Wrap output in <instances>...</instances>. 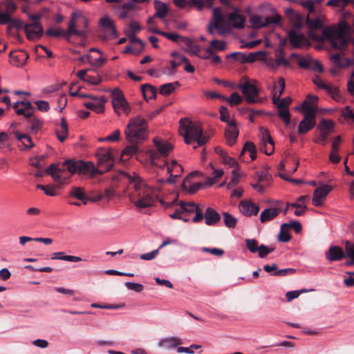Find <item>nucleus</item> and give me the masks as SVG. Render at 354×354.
I'll use <instances>...</instances> for the list:
<instances>
[{
	"label": "nucleus",
	"mask_w": 354,
	"mask_h": 354,
	"mask_svg": "<svg viewBox=\"0 0 354 354\" xmlns=\"http://www.w3.org/2000/svg\"><path fill=\"white\" fill-rule=\"evenodd\" d=\"M35 109L32 105L30 101H24L21 102V106L17 109L15 112L17 115H24L26 119L32 116Z\"/></svg>",
	"instance_id": "33"
},
{
	"label": "nucleus",
	"mask_w": 354,
	"mask_h": 354,
	"mask_svg": "<svg viewBox=\"0 0 354 354\" xmlns=\"http://www.w3.org/2000/svg\"><path fill=\"white\" fill-rule=\"evenodd\" d=\"M171 57H172L174 59L170 61V64L172 66L173 68L175 69H176L183 63L188 62V59L185 55L178 52H172L171 53Z\"/></svg>",
	"instance_id": "39"
},
{
	"label": "nucleus",
	"mask_w": 354,
	"mask_h": 354,
	"mask_svg": "<svg viewBox=\"0 0 354 354\" xmlns=\"http://www.w3.org/2000/svg\"><path fill=\"white\" fill-rule=\"evenodd\" d=\"M27 129L33 133H37L42 126V122L39 118L35 117L33 114L27 118Z\"/></svg>",
	"instance_id": "38"
},
{
	"label": "nucleus",
	"mask_w": 354,
	"mask_h": 354,
	"mask_svg": "<svg viewBox=\"0 0 354 354\" xmlns=\"http://www.w3.org/2000/svg\"><path fill=\"white\" fill-rule=\"evenodd\" d=\"M310 37L317 41H328L335 49L342 50L347 44V39L341 30H336L330 27L323 28L321 35L311 32Z\"/></svg>",
	"instance_id": "5"
},
{
	"label": "nucleus",
	"mask_w": 354,
	"mask_h": 354,
	"mask_svg": "<svg viewBox=\"0 0 354 354\" xmlns=\"http://www.w3.org/2000/svg\"><path fill=\"white\" fill-rule=\"evenodd\" d=\"M260 131L262 134V150L266 155H271L274 151V141L268 130L261 128Z\"/></svg>",
	"instance_id": "20"
},
{
	"label": "nucleus",
	"mask_w": 354,
	"mask_h": 354,
	"mask_svg": "<svg viewBox=\"0 0 354 354\" xmlns=\"http://www.w3.org/2000/svg\"><path fill=\"white\" fill-rule=\"evenodd\" d=\"M300 5L304 8L308 9L310 13H313L315 11L314 0H305L299 2Z\"/></svg>",
	"instance_id": "63"
},
{
	"label": "nucleus",
	"mask_w": 354,
	"mask_h": 354,
	"mask_svg": "<svg viewBox=\"0 0 354 354\" xmlns=\"http://www.w3.org/2000/svg\"><path fill=\"white\" fill-rule=\"evenodd\" d=\"M68 194L71 197L82 201L84 205L87 203V196L82 187H73Z\"/></svg>",
	"instance_id": "37"
},
{
	"label": "nucleus",
	"mask_w": 354,
	"mask_h": 354,
	"mask_svg": "<svg viewBox=\"0 0 354 354\" xmlns=\"http://www.w3.org/2000/svg\"><path fill=\"white\" fill-rule=\"evenodd\" d=\"M290 103L291 98L290 97L281 98L279 103H277V109H279L278 116L286 127L290 123V113L288 110V106Z\"/></svg>",
	"instance_id": "13"
},
{
	"label": "nucleus",
	"mask_w": 354,
	"mask_h": 354,
	"mask_svg": "<svg viewBox=\"0 0 354 354\" xmlns=\"http://www.w3.org/2000/svg\"><path fill=\"white\" fill-rule=\"evenodd\" d=\"M344 257V251L338 246H331L326 254V258L330 261H339Z\"/></svg>",
	"instance_id": "31"
},
{
	"label": "nucleus",
	"mask_w": 354,
	"mask_h": 354,
	"mask_svg": "<svg viewBox=\"0 0 354 354\" xmlns=\"http://www.w3.org/2000/svg\"><path fill=\"white\" fill-rule=\"evenodd\" d=\"M94 167L91 162L83 160H65L61 167L56 164H51L46 170V174H50L55 182L64 183L70 177L75 174L86 172Z\"/></svg>",
	"instance_id": "2"
},
{
	"label": "nucleus",
	"mask_w": 354,
	"mask_h": 354,
	"mask_svg": "<svg viewBox=\"0 0 354 354\" xmlns=\"http://www.w3.org/2000/svg\"><path fill=\"white\" fill-rule=\"evenodd\" d=\"M125 286L131 290H133L136 292H140L144 290V286L139 283H134L131 281L125 282Z\"/></svg>",
	"instance_id": "61"
},
{
	"label": "nucleus",
	"mask_w": 354,
	"mask_h": 354,
	"mask_svg": "<svg viewBox=\"0 0 354 354\" xmlns=\"http://www.w3.org/2000/svg\"><path fill=\"white\" fill-rule=\"evenodd\" d=\"M239 131L236 127V122H231L227 124L225 131L226 142L229 146H232L236 142Z\"/></svg>",
	"instance_id": "22"
},
{
	"label": "nucleus",
	"mask_w": 354,
	"mask_h": 354,
	"mask_svg": "<svg viewBox=\"0 0 354 354\" xmlns=\"http://www.w3.org/2000/svg\"><path fill=\"white\" fill-rule=\"evenodd\" d=\"M318 97L308 94L306 99L302 102L298 109L304 110V113H310L316 115L317 109Z\"/></svg>",
	"instance_id": "18"
},
{
	"label": "nucleus",
	"mask_w": 354,
	"mask_h": 354,
	"mask_svg": "<svg viewBox=\"0 0 354 354\" xmlns=\"http://www.w3.org/2000/svg\"><path fill=\"white\" fill-rule=\"evenodd\" d=\"M179 133L184 138L187 145H193V148L204 145L209 137L203 133L199 124L194 123L187 118H183L179 121Z\"/></svg>",
	"instance_id": "3"
},
{
	"label": "nucleus",
	"mask_w": 354,
	"mask_h": 354,
	"mask_svg": "<svg viewBox=\"0 0 354 354\" xmlns=\"http://www.w3.org/2000/svg\"><path fill=\"white\" fill-rule=\"evenodd\" d=\"M37 188L39 189L45 193V194L50 196H55L57 195L55 187L53 185H37Z\"/></svg>",
	"instance_id": "54"
},
{
	"label": "nucleus",
	"mask_w": 354,
	"mask_h": 354,
	"mask_svg": "<svg viewBox=\"0 0 354 354\" xmlns=\"http://www.w3.org/2000/svg\"><path fill=\"white\" fill-rule=\"evenodd\" d=\"M170 217L174 219H180L184 222H189L190 218L188 216L185 214V212L180 207V209H176L173 214H170Z\"/></svg>",
	"instance_id": "58"
},
{
	"label": "nucleus",
	"mask_w": 354,
	"mask_h": 354,
	"mask_svg": "<svg viewBox=\"0 0 354 354\" xmlns=\"http://www.w3.org/2000/svg\"><path fill=\"white\" fill-rule=\"evenodd\" d=\"M76 17L75 12H73L68 22V27L66 31L59 28H49L46 31V35L50 37H58L64 36L66 39L68 40L71 35H77L81 37H86L85 30L76 29Z\"/></svg>",
	"instance_id": "7"
},
{
	"label": "nucleus",
	"mask_w": 354,
	"mask_h": 354,
	"mask_svg": "<svg viewBox=\"0 0 354 354\" xmlns=\"http://www.w3.org/2000/svg\"><path fill=\"white\" fill-rule=\"evenodd\" d=\"M223 222L228 228H234L237 223V219L227 212H223Z\"/></svg>",
	"instance_id": "48"
},
{
	"label": "nucleus",
	"mask_w": 354,
	"mask_h": 354,
	"mask_svg": "<svg viewBox=\"0 0 354 354\" xmlns=\"http://www.w3.org/2000/svg\"><path fill=\"white\" fill-rule=\"evenodd\" d=\"M324 90L327 91L328 94H330L333 98L336 99L341 96L340 93L337 87L331 85L330 84H327Z\"/></svg>",
	"instance_id": "60"
},
{
	"label": "nucleus",
	"mask_w": 354,
	"mask_h": 354,
	"mask_svg": "<svg viewBox=\"0 0 354 354\" xmlns=\"http://www.w3.org/2000/svg\"><path fill=\"white\" fill-rule=\"evenodd\" d=\"M306 24L310 30V32L308 33L309 35L311 32H313L314 34H315L314 32V30H315L324 28L323 24H322V21L320 20V19L318 17L312 19V18H310L309 17H307Z\"/></svg>",
	"instance_id": "40"
},
{
	"label": "nucleus",
	"mask_w": 354,
	"mask_h": 354,
	"mask_svg": "<svg viewBox=\"0 0 354 354\" xmlns=\"http://www.w3.org/2000/svg\"><path fill=\"white\" fill-rule=\"evenodd\" d=\"M246 247L248 250L252 253H257L259 245L257 240L254 239H245Z\"/></svg>",
	"instance_id": "56"
},
{
	"label": "nucleus",
	"mask_w": 354,
	"mask_h": 354,
	"mask_svg": "<svg viewBox=\"0 0 354 354\" xmlns=\"http://www.w3.org/2000/svg\"><path fill=\"white\" fill-rule=\"evenodd\" d=\"M154 8L156 10V12L153 17L163 19L167 16L168 8L166 3L158 0H156L154 1Z\"/></svg>",
	"instance_id": "35"
},
{
	"label": "nucleus",
	"mask_w": 354,
	"mask_h": 354,
	"mask_svg": "<svg viewBox=\"0 0 354 354\" xmlns=\"http://www.w3.org/2000/svg\"><path fill=\"white\" fill-rule=\"evenodd\" d=\"M13 133L15 137L21 142L24 146V148L21 149V150H30L35 146L31 138L28 135L21 133L19 131H16Z\"/></svg>",
	"instance_id": "30"
},
{
	"label": "nucleus",
	"mask_w": 354,
	"mask_h": 354,
	"mask_svg": "<svg viewBox=\"0 0 354 354\" xmlns=\"http://www.w3.org/2000/svg\"><path fill=\"white\" fill-rule=\"evenodd\" d=\"M352 0H328L326 5L335 8H345Z\"/></svg>",
	"instance_id": "53"
},
{
	"label": "nucleus",
	"mask_w": 354,
	"mask_h": 354,
	"mask_svg": "<svg viewBox=\"0 0 354 354\" xmlns=\"http://www.w3.org/2000/svg\"><path fill=\"white\" fill-rule=\"evenodd\" d=\"M286 14L290 18L292 26L297 30L300 29L302 26L301 17L292 8L286 9Z\"/></svg>",
	"instance_id": "34"
},
{
	"label": "nucleus",
	"mask_w": 354,
	"mask_h": 354,
	"mask_svg": "<svg viewBox=\"0 0 354 354\" xmlns=\"http://www.w3.org/2000/svg\"><path fill=\"white\" fill-rule=\"evenodd\" d=\"M255 80H249L247 77H243L236 87L239 88L248 104L262 102V98H259V91Z\"/></svg>",
	"instance_id": "6"
},
{
	"label": "nucleus",
	"mask_w": 354,
	"mask_h": 354,
	"mask_svg": "<svg viewBox=\"0 0 354 354\" xmlns=\"http://www.w3.org/2000/svg\"><path fill=\"white\" fill-rule=\"evenodd\" d=\"M161 169L167 167V174H177L180 176L183 171V168L176 160H171L170 163L165 162L162 165L159 166Z\"/></svg>",
	"instance_id": "32"
},
{
	"label": "nucleus",
	"mask_w": 354,
	"mask_h": 354,
	"mask_svg": "<svg viewBox=\"0 0 354 354\" xmlns=\"http://www.w3.org/2000/svg\"><path fill=\"white\" fill-rule=\"evenodd\" d=\"M138 151V148L135 145L127 146L122 151V156H132Z\"/></svg>",
	"instance_id": "64"
},
{
	"label": "nucleus",
	"mask_w": 354,
	"mask_h": 354,
	"mask_svg": "<svg viewBox=\"0 0 354 354\" xmlns=\"http://www.w3.org/2000/svg\"><path fill=\"white\" fill-rule=\"evenodd\" d=\"M263 54L264 53L262 51L253 52L249 53L248 55L243 54L242 55V62H254L257 59L259 55Z\"/></svg>",
	"instance_id": "51"
},
{
	"label": "nucleus",
	"mask_w": 354,
	"mask_h": 354,
	"mask_svg": "<svg viewBox=\"0 0 354 354\" xmlns=\"http://www.w3.org/2000/svg\"><path fill=\"white\" fill-rule=\"evenodd\" d=\"M93 101L87 102L84 104V106L97 113H103L104 110L105 100L103 97H92Z\"/></svg>",
	"instance_id": "28"
},
{
	"label": "nucleus",
	"mask_w": 354,
	"mask_h": 354,
	"mask_svg": "<svg viewBox=\"0 0 354 354\" xmlns=\"http://www.w3.org/2000/svg\"><path fill=\"white\" fill-rule=\"evenodd\" d=\"M146 120L137 115L131 118L126 127L124 134L127 140L131 144L143 142L147 137Z\"/></svg>",
	"instance_id": "4"
},
{
	"label": "nucleus",
	"mask_w": 354,
	"mask_h": 354,
	"mask_svg": "<svg viewBox=\"0 0 354 354\" xmlns=\"http://www.w3.org/2000/svg\"><path fill=\"white\" fill-rule=\"evenodd\" d=\"M57 139L60 142H64L68 136V125L64 118H61L59 127L55 130Z\"/></svg>",
	"instance_id": "36"
},
{
	"label": "nucleus",
	"mask_w": 354,
	"mask_h": 354,
	"mask_svg": "<svg viewBox=\"0 0 354 354\" xmlns=\"http://www.w3.org/2000/svg\"><path fill=\"white\" fill-rule=\"evenodd\" d=\"M332 187L329 185L324 184L314 190L313 196V203L315 206H321L326 196L331 192Z\"/></svg>",
	"instance_id": "16"
},
{
	"label": "nucleus",
	"mask_w": 354,
	"mask_h": 354,
	"mask_svg": "<svg viewBox=\"0 0 354 354\" xmlns=\"http://www.w3.org/2000/svg\"><path fill=\"white\" fill-rule=\"evenodd\" d=\"M281 212V209L278 207L266 208L260 214V221L265 223L273 220Z\"/></svg>",
	"instance_id": "29"
},
{
	"label": "nucleus",
	"mask_w": 354,
	"mask_h": 354,
	"mask_svg": "<svg viewBox=\"0 0 354 354\" xmlns=\"http://www.w3.org/2000/svg\"><path fill=\"white\" fill-rule=\"evenodd\" d=\"M9 56L11 58V63L17 67L24 65L26 64V59H28V55H14L12 52L10 53Z\"/></svg>",
	"instance_id": "44"
},
{
	"label": "nucleus",
	"mask_w": 354,
	"mask_h": 354,
	"mask_svg": "<svg viewBox=\"0 0 354 354\" xmlns=\"http://www.w3.org/2000/svg\"><path fill=\"white\" fill-rule=\"evenodd\" d=\"M274 250V247H268L267 245L261 244L259 245V250L257 251L258 257L261 259L265 258L266 256H268L269 254L272 252Z\"/></svg>",
	"instance_id": "52"
},
{
	"label": "nucleus",
	"mask_w": 354,
	"mask_h": 354,
	"mask_svg": "<svg viewBox=\"0 0 354 354\" xmlns=\"http://www.w3.org/2000/svg\"><path fill=\"white\" fill-rule=\"evenodd\" d=\"M220 119L221 121L226 122L227 125L231 122H235L234 120H230V116L227 109L225 106H221L219 109Z\"/></svg>",
	"instance_id": "57"
},
{
	"label": "nucleus",
	"mask_w": 354,
	"mask_h": 354,
	"mask_svg": "<svg viewBox=\"0 0 354 354\" xmlns=\"http://www.w3.org/2000/svg\"><path fill=\"white\" fill-rule=\"evenodd\" d=\"M183 344L182 339L178 337H165L161 338L158 342V346L164 349L174 348L178 345Z\"/></svg>",
	"instance_id": "27"
},
{
	"label": "nucleus",
	"mask_w": 354,
	"mask_h": 354,
	"mask_svg": "<svg viewBox=\"0 0 354 354\" xmlns=\"http://www.w3.org/2000/svg\"><path fill=\"white\" fill-rule=\"evenodd\" d=\"M334 127V122L332 120L322 119L318 125L319 131L330 133V129Z\"/></svg>",
	"instance_id": "49"
},
{
	"label": "nucleus",
	"mask_w": 354,
	"mask_h": 354,
	"mask_svg": "<svg viewBox=\"0 0 354 354\" xmlns=\"http://www.w3.org/2000/svg\"><path fill=\"white\" fill-rule=\"evenodd\" d=\"M228 20L232 26L236 29H243L245 24V17L241 15L239 10L231 12L227 15Z\"/></svg>",
	"instance_id": "26"
},
{
	"label": "nucleus",
	"mask_w": 354,
	"mask_h": 354,
	"mask_svg": "<svg viewBox=\"0 0 354 354\" xmlns=\"http://www.w3.org/2000/svg\"><path fill=\"white\" fill-rule=\"evenodd\" d=\"M149 31L154 34H158V35H162L172 41H177L178 39L182 38L178 34L161 31L157 28H149Z\"/></svg>",
	"instance_id": "43"
},
{
	"label": "nucleus",
	"mask_w": 354,
	"mask_h": 354,
	"mask_svg": "<svg viewBox=\"0 0 354 354\" xmlns=\"http://www.w3.org/2000/svg\"><path fill=\"white\" fill-rule=\"evenodd\" d=\"M100 25L103 28L104 34L108 37H117L118 32L113 21L107 16L100 19Z\"/></svg>",
	"instance_id": "19"
},
{
	"label": "nucleus",
	"mask_w": 354,
	"mask_h": 354,
	"mask_svg": "<svg viewBox=\"0 0 354 354\" xmlns=\"http://www.w3.org/2000/svg\"><path fill=\"white\" fill-rule=\"evenodd\" d=\"M176 86H180V83L178 81L172 83L164 84L161 85L160 88V93L162 95H168L174 91Z\"/></svg>",
	"instance_id": "45"
},
{
	"label": "nucleus",
	"mask_w": 354,
	"mask_h": 354,
	"mask_svg": "<svg viewBox=\"0 0 354 354\" xmlns=\"http://www.w3.org/2000/svg\"><path fill=\"white\" fill-rule=\"evenodd\" d=\"M136 32H129L127 33L129 41L132 44H138L139 45L138 50L137 51H142L145 47L144 42L136 36Z\"/></svg>",
	"instance_id": "50"
},
{
	"label": "nucleus",
	"mask_w": 354,
	"mask_h": 354,
	"mask_svg": "<svg viewBox=\"0 0 354 354\" xmlns=\"http://www.w3.org/2000/svg\"><path fill=\"white\" fill-rule=\"evenodd\" d=\"M288 39L292 47L297 48L304 46L307 39L299 31L291 30L288 32Z\"/></svg>",
	"instance_id": "21"
},
{
	"label": "nucleus",
	"mask_w": 354,
	"mask_h": 354,
	"mask_svg": "<svg viewBox=\"0 0 354 354\" xmlns=\"http://www.w3.org/2000/svg\"><path fill=\"white\" fill-rule=\"evenodd\" d=\"M209 48L211 49L214 48L219 50H224L226 48V44L223 41L214 39L210 42Z\"/></svg>",
	"instance_id": "62"
},
{
	"label": "nucleus",
	"mask_w": 354,
	"mask_h": 354,
	"mask_svg": "<svg viewBox=\"0 0 354 354\" xmlns=\"http://www.w3.org/2000/svg\"><path fill=\"white\" fill-rule=\"evenodd\" d=\"M290 225L287 223H283L281 225V230L279 234V240L283 243H287L290 241L291 236L289 234Z\"/></svg>",
	"instance_id": "42"
},
{
	"label": "nucleus",
	"mask_w": 354,
	"mask_h": 354,
	"mask_svg": "<svg viewBox=\"0 0 354 354\" xmlns=\"http://www.w3.org/2000/svg\"><path fill=\"white\" fill-rule=\"evenodd\" d=\"M239 207V211L246 216H251L252 215L255 216L259 211V207L257 205L248 201H241Z\"/></svg>",
	"instance_id": "24"
},
{
	"label": "nucleus",
	"mask_w": 354,
	"mask_h": 354,
	"mask_svg": "<svg viewBox=\"0 0 354 354\" xmlns=\"http://www.w3.org/2000/svg\"><path fill=\"white\" fill-rule=\"evenodd\" d=\"M24 28L26 34V37L29 40L39 39L44 34V30L41 27V25L38 21H34L32 23L26 24L24 25Z\"/></svg>",
	"instance_id": "15"
},
{
	"label": "nucleus",
	"mask_w": 354,
	"mask_h": 354,
	"mask_svg": "<svg viewBox=\"0 0 354 354\" xmlns=\"http://www.w3.org/2000/svg\"><path fill=\"white\" fill-rule=\"evenodd\" d=\"M136 10V6L133 2L124 3L122 6L115 8V12L120 19L130 17L131 14Z\"/></svg>",
	"instance_id": "23"
},
{
	"label": "nucleus",
	"mask_w": 354,
	"mask_h": 354,
	"mask_svg": "<svg viewBox=\"0 0 354 354\" xmlns=\"http://www.w3.org/2000/svg\"><path fill=\"white\" fill-rule=\"evenodd\" d=\"M153 144L154 149H149L148 154L151 164L158 165L156 161L161 157L167 156L172 151L173 146L161 138H155Z\"/></svg>",
	"instance_id": "9"
},
{
	"label": "nucleus",
	"mask_w": 354,
	"mask_h": 354,
	"mask_svg": "<svg viewBox=\"0 0 354 354\" xmlns=\"http://www.w3.org/2000/svg\"><path fill=\"white\" fill-rule=\"evenodd\" d=\"M53 255H62V257H52L51 259H60V260L70 261V262H79L82 260V258L80 257L73 256V255H65V253L64 252H55V253H53Z\"/></svg>",
	"instance_id": "47"
},
{
	"label": "nucleus",
	"mask_w": 354,
	"mask_h": 354,
	"mask_svg": "<svg viewBox=\"0 0 354 354\" xmlns=\"http://www.w3.org/2000/svg\"><path fill=\"white\" fill-rule=\"evenodd\" d=\"M215 30H218L220 35H225L230 32V28L228 26L226 25L225 16L221 9L218 7L213 9L212 17L207 27V32L212 35H215Z\"/></svg>",
	"instance_id": "8"
},
{
	"label": "nucleus",
	"mask_w": 354,
	"mask_h": 354,
	"mask_svg": "<svg viewBox=\"0 0 354 354\" xmlns=\"http://www.w3.org/2000/svg\"><path fill=\"white\" fill-rule=\"evenodd\" d=\"M223 100H225L230 105H236L241 102L242 98L238 93L234 92L232 93L229 97H225Z\"/></svg>",
	"instance_id": "55"
},
{
	"label": "nucleus",
	"mask_w": 354,
	"mask_h": 354,
	"mask_svg": "<svg viewBox=\"0 0 354 354\" xmlns=\"http://www.w3.org/2000/svg\"><path fill=\"white\" fill-rule=\"evenodd\" d=\"M304 114V118L300 121L298 127V133L301 135L313 129L316 124V115L310 113Z\"/></svg>",
	"instance_id": "17"
},
{
	"label": "nucleus",
	"mask_w": 354,
	"mask_h": 354,
	"mask_svg": "<svg viewBox=\"0 0 354 354\" xmlns=\"http://www.w3.org/2000/svg\"><path fill=\"white\" fill-rule=\"evenodd\" d=\"M178 205L187 216L189 214L195 213V216L192 218L194 223H199L203 220V210L196 203L181 201L179 202Z\"/></svg>",
	"instance_id": "11"
},
{
	"label": "nucleus",
	"mask_w": 354,
	"mask_h": 354,
	"mask_svg": "<svg viewBox=\"0 0 354 354\" xmlns=\"http://www.w3.org/2000/svg\"><path fill=\"white\" fill-rule=\"evenodd\" d=\"M182 39L187 46L185 49L187 52L191 53L194 55H198V53L201 51V48L198 45L195 44L194 41L188 37H182Z\"/></svg>",
	"instance_id": "41"
},
{
	"label": "nucleus",
	"mask_w": 354,
	"mask_h": 354,
	"mask_svg": "<svg viewBox=\"0 0 354 354\" xmlns=\"http://www.w3.org/2000/svg\"><path fill=\"white\" fill-rule=\"evenodd\" d=\"M97 165L104 171H109L113 166V156L111 150H102L97 153Z\"/></svg>",
	"instance_id": "14"
},
{
	"label": "nucleus",
	"mask_w": 354,
	"mask_h": 354,
	"mask_svg": "<svg viewBox=\"0 0 354 354\" xmlns=\"http://www.w3.org/2000/svg\"><path fill=\"white\" fill-rule=\"evenodd\" d=\"M345 250L346 255L351 259L350 262L348 263V265L354 264V243H350L348 242L346 243L345 246Z\"/></svg>",
	"instance_id": "59"
},
{
	"label": "nucleus",
	"mask_w": 354,
	"mask_h": 354,
	"mask_svg": "<svg viewBox=\"0 0 354 354\" xmlns=\"http://www.w3.org/2000/svg\"><path fill=\"white\" fill-rule=\"evenodd\" d=\"M281 18L279 15H275L272 17H266L264 20L258 15H253L250 17V22L252 28L259 29L266 27L270 24H278Z\"/></svg>",
	"instance_id": "12"
},
{
	"label": "nucleus",
	"mask_w": 354,
	"mask_h": 354,
	"mask_svg": "<svg viewBox=\"0 0 354 354\" xmlns=\"http://www.w3.org/2000/svg\"><path fill=\"white\" fill-rule=\"evenodd\" d=\"M111 103L114 111L119 115L122 113L129 115L131 111V108L122 92L118 88L111 91Z\"/></svg>",
	"instance_id": "10"
},
{
	"label": "nucleus",
	"mask_w": 354,
	"mask_h": 354,
	"mask_svg": "<svg viewBox=\"0 0 354 354\" xmlns=\"http://www.w3.org/2000/svg\"><path fill=\"white\" fill-rule=\"evenodd\" d=\"M142 92L145 98L149 99L155 98L157 93L156 87L147 84L142 86Z\"/></svg>",
	"instance_id": "46"
},
{
	"label": "nucleus",
	"mask_w": 354,
	"mask_h": 354,
	"mask_svg": "<svg viewBox=\"0 0 354 354\" xmlns=\"http://www.w3.org/2000/svg\"><path fill=\"white\" fill-rule=\"evenodd\" d=\"M208 226L216 225L221 220V215L213 208L207 207L203 211V219Z\"/></svg>",
	"instance_id": "25"
},
{
	"label": "nucleus",
	"mask_w": 354,
	"mask_h": 354,
	"mask_svg": "<svg viewBox=\"0 0 354 354\" xmlns=\"http://www.w3.org/2000/svg\"><path fill=\"white\" fill-rule=\"evenodd\" d=\"M130 186L133 191L129 194L131 202L138 208L142 209L153 205L155 203L153 189L145 185L136 174H126Z\"/></svg>",
	"instance_id": "1"
}]
</instances>
